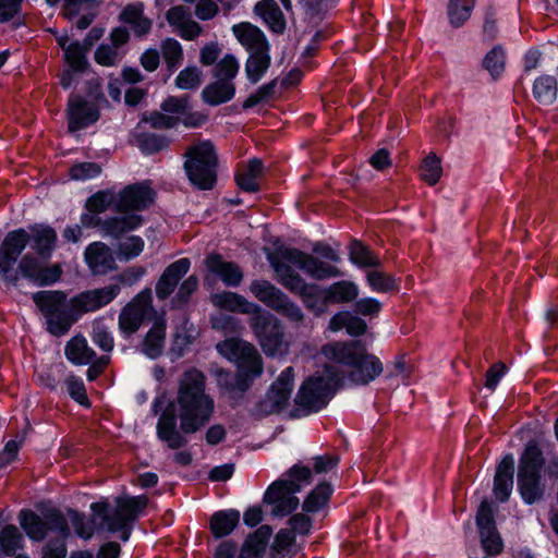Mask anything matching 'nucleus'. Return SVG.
Returning <instances> with one entry per match:
<instances>
[{
  "instance_id": "1",
  "label": "nucleus",
  "mask_w": 558,
  "mask_h": 558,
  "mask_svg": "<svg viewBox=\"0 0 558 558\" xmlns=\"http://www.w3.org/2000/svg\"><path fill=\"white\" fill-rule=\"evenodd\" d=\"M267 259L276 272L278 281L293 293H299L306 306L316 313L324 312L328 302L344 303L356 299L359 288L351 281H339L328 289L307 284L292 266L315 279H326L339 275L337 268L296 248L277 243L274 251H266Z\"/></svg>"
},
{
  "instance_id": "2",
  "label": "nucleus",
  "mask_w": 558,
  "mask_h": 558,
  "mask_svg": "<svg viewBox=\"0 0 558 558\" xmlns=\"http://www.w3.org/2000/svg\"><path fill=\"white\" fill-rule=\"evenodd\" d=\"M214 399L205 391V376L191 368L179 380L177 398L161 413L157 435L170 448L185 444L183 434H193L209 422L214 414Z\"/></svg>"
},
{
  "instance_id": "3",
  "label": "nucleus",
  "mask_w": 558,
  "mask_h": 558,
  "mask_svg": "<svg viewBox=\"0 0 558 558\" xmlns=\"http://www.w3.org/2000/svg\"><path fill=\"white\" fill-rule=\"evenodd\" d=\"M120 292L118 284L80 293L70 302L60 291H40L33 300L46 318L47 330L53 336L68 332L76 320L74 313L97 311L109 304Z\"/></svg>"
},
{
  "instance_id": "4",
  "label": "nucleus",
  "mask_w": 558,
  "mask_h": 558,
  "mask_svg": "<svg viewBox=\"0 0 558 558\" xmlns=\"http://www.w3.org/2000/svg\"><path fill=\"white\" fill-rule=\"evenodd\" d=\"M29 236L24 229L9 232L0 244V278L12 286L27 279L37 286L54 283L61 276L59 265L44 266L41 259L21 254L28 245Z\"/></svg>"
},
{
  "instance_id": "5",
  "label": "nucleus",
  "mask_w": 558,
  "mask_h": 558,
  "mask_svg": "<svg viewBox=\"0 0 558 558\" xmlns=\"http://www.w3.org/2000/svg\"><path fill=\"white\" fill-rule=\"evenodd\" d=\"M322 353L327 360L348 366L349 378L355 385H366L383 373L380 360L357 341L329 343L323 347Z\"/></svg>"
},
{
  "instance_id": "6",
  "label": "nucleus",
  "mask_w": 558,
  "mask_h": 558,
  "mask_svg": "<svg viewBox=\"0 0 558 558\" xmlns=\"http://www.w3.org/2000/svg\"><path fill=\"white\" fill-rule=\"evenodd\" d=\"M155 199V192L148 182H140L125 186L118 192L117 211L121 214L108 222V232L118 235L131 231L142 225V216L137 211L147 208Z\"/></svg>"
},
{
  "instance_id": "7",
  "label": "nucleus",
  "mask_w": 558,
  "mask_h": 558,
  "mask_svg": "<svg viewBox=\"0 0 558 558\" xmlns=\"http://www.w3.org/2000/svg\"><path fill=\"white\" fill-rule=\"evenodd\" d=\"M20 524L34 541H41L50 532L57 537L56 543H49L43 553V558H63L66 548L63 541L69 536L68 520L58 511L46 513L45 519H40L31 510H23L19 515Z\"/></svg>"
},
{
  "instance_id": "8",
  "label": "nucleus",
  "mask_w": 558,
  "mask_h": 558,
  "mask_svg": "<svg viewBox=\"0 0 558 558\" xmlns=\"http://www.w3.org/2000/svg\"><path fill=\"white\" fill-rule=\"evenodd\" d=\"M311 471L304 466H293L286 480L274 482L264 495V501L271 506L276 517L290 514L299 506L295 494L308 483Z\"/></svg>"
},
{
  "instance_id": "9",
  "label": "nucleus",
  "mask_w": 558,
  "mask_h": 558,
  "mask_svg": "<svg viewBox=\"0 0 558 558\" xmlns=\"http://www.w3.org/2000/svg\"><path fill=\"white\" fill-rule=\"evenodd\" d=\"M339 384V376L331 367L324 366L301 385L295 403L305 413L317 412L327 405Z\"/></svg>"
},
{
  "instance_id": "10",
  "label": "nucleus",
  "mask_w": 558,
  "mask_h": 558,
  "mask_svg": "<svg viewBox=\"0 0 558 558\" xmlns=\"http://www.w3.org/2000/svg\"><path fill=\"white\" fill-rule=\"evenodd\" d=\"M147 498L145 496L120 497L117 499V508L112 515H107V505L105 502L92 504L90 509L96 519H100L104 527L109 532L121 531V538L128 541L130 530L128 525L146 507Z\"/></svg>"
},
{
  "instance_id": "11",
  "label": "nucleus",
  "mask_w": 558,
  "mask_h": 558,
  "mask_svg": "<svg viewBox=\"0 0 558 558\" xmlns=\"http://www.w3.org/2000/svg\"><path fill=\"white\" fill-rule=\"evenodd\" d=\"M217 157L210 142L192 146L186 153L185 171L192 184L210 190L216 182Z\"/></svg>"
},
{
  "instance_id": "12",
  "label": "nucleus",
  "mask_w": 558,
  "mask_h": 558,
  "mask_svg": "<svg viewBox=\"0 0 558 558\" xmlns=\"http://www.w3.org/2000/svg\"><path fill=\"white\" fill-rule=\"evenodd\" d=\"M250 326L266 355L284 356L289 353L290 342L286 340L283 328L274 315L262 310L250 317Z\"/></svg>"
},
{
  "instance_id": "13",
  "label": "nucleus",
  "mask_w": 558,
  "mask_h": 558,
  "mask_svg": "<svg viewBox=\"0 0 558 558\" xmlns=\"http://www.w3.org/2000/svg\"><path fill=\"white\" fill-rule=\"evenodd\" d=\"M542 452L535 445H527L521 459L518 474V486L522 499L526 504H534L544 492L539 471L543 466Z\"/></svg>"
},
{
  "instance_id": "14",
  "label": "nucleus",
  "mask_w": 558,
  "mask_h": 558,
  "mask_svg": "<svg viewBox=\"0 0 558 558\" xmlns=\"http://www.w3.org/2000/svg\"><path fill=\"white\" fill-rule=\"evenodd\" d=\"M161 109L163 112H155L149 118H144L143 121L150 123L151 126L162 128H174L182 123L189 128H196L202 125L206 117L199 112L190 111L187 98L181 97H169L166 99Z\"/></svg>"
},
{
  "instance_id": "15",
  "label": "nucleus",
  "mask_w": 558,
  "mask_h": 558,
  "mask_svg": "<svg viewBox=\"0 0 558 558\" xmlns=\"http://www.w3.org/2000/svg\"><path fill=\"white\" fill-rule=\"evenodd\" d=\"M216 348L220 355L236 365L240 376L252 379L262 374V357L253 344L231 338L217 343Z\"/></svg>"
},
{
  "instance_id": "16",
  "label": "nucleus",
  "mask_w": 558,
  "mask_h": 558,
  "mask_svg": "<svg viewBox=\"0 0 558 558\" xmlns=\"http://www.w3.org/2000/svg\"><path fill=\"white\" fill-rule=\"evenodd\" d=\"M56 40L63 50V60L66 64V69L60 76V84L63 88H69L76 82L80 75L86 74L88 71L86 60L88 46L81 45L66 34L57 35Z\"/></svg>"
},
{
  "instance_id": "17",
  "label": "nucleus",
  "mask_w": 558,
  "mask_h": 558,
  "mask_svg": "<svg viewBox=\"0 0 558 558\" xmlns=\"http://www.w3.org/2000/svg\"><path fill=\"white\" fill-rule=\"evenodd\" d=\"M153 312L151 291L146 290L138 293L120 313L119 327L121 332L125 337L133 335Z\"/></svg>"
},
{
  "instance_id": "18",
  "label": "nucleus",
  "mask_w": 558,
  "mask_h": 558,
  "mask_svg": "<svg viewBox=\"0 0 558 558\" xmlns=\"http://www.w3.org/2000/svg\"><path fill=\"white\" fill-rule=\"evenodd\" d=\"M476 524L483 549L488 555H498L504 549V543L496 530L494 513L489 502L483 501L476 515Z\"/></svg>"
},
{
  "instance_id": "19",
  "label": "nucleus",
  "mask_w": 558,
  "mask_h": 558,
  "mask_svg": "<svg viewBox=\"0 0 558 558\" xmlns=\"http://www.w3.org/2000/svg\"><path fill=\"white\" fill-rule=\"evenodd\" d=\"M293 368L288 367L282 371L266 396L265 408L268 412H279L289 403L293 390Z\"/></svg>"
},
{
  "instance_id": "20",
  "label": "nucleus",
  "mask_w": 558,
  "mask_h": 558,
  "mask_svg": "<svg viewBox=\"0 0 558 558\" xmlns=\"http://www.w3.org/2000/svg\"><path fill=\"white\" fill-rule=\"evenodd\" d=\"M69 130L75 132L96 122L98 109L78 96H72L68 104Z\"/></svg>"
},
{
  "instance_id": "21",
  "label": "nucleus",
  "mask_w": 558,
  "mask_h": 558,
  "mask_svg": "<svg viewBox=\"0 0 558 558\" xmlns=\"http://www.w3.org/2000/svg\"><path fill=\"white\" fill-rule=\"evenodd\" d=\"M205 265L211 275L218 277L226 286L236 287L243 279V272L240 267L220 255L211 254L205 259Z\"/></svg>"
},
{
  "instance_id": "22",
  "label": "nucleus",
  "mask_w": 558,
  "mask_h": 558,
  "mask_svg": "<svg viewBox=\"0 0 558 558\" xmlns=\"http://www.w3.org/2000/svg\"><path fill=\"white\" fill-rule=\"evenodd\" d=\"M210 300L216 307L229 312H238L254 316L262 311V307L259 305L247 301L244 296L238 293L230 291L216 293L211 295Z\"/></svg>"
},
{
  "instance_id": "23",
  "label": "nucleus",
  "mask_w": 558,
  "mask_h": 558,
  "mask_svg": "<svg viewBox=\"0 0 558 558\" xmlns=\"http://www.w3.org/2000/svg\"><path fill=\"white\" fill-rule=\"evenodd\" d=\"M232 32L242 46L250 52L269 50L265 34L251 23H240L232 27Z\"/></svg>"
},
{
  "instance_id": "24",
  "label": "nucleus",
  "mask_w": 558,
  "mask_h": 558,
  "mask_svg": "<svg viewBox=\"0 0 558 558\" xmlns=\"http://www.w3.org/2000/svg\"><path fill=\"white\" fill-rule=\"evenodd\" d=\"M190 265L187 258H181L167 267L156 284V293L159 299H166L173 292L179 280L189 271Z\"/></svg>"
},
{
  "instance_id": "25",
  "label": "nucleus",
  "mask_w": 558,
  "mask_h": 558,
  "mask_svg": "<svg viewBox=\"0 0 558 558\" xmlns=\"http://www.w3.org/2000/svg\"><path fill=\"white\" fill-rule=\"evenodd\" d=\"M513 464L511 454L506 456L497 466L494 481V495L499 501H506L513 487Z\"/></svg>"
},
{
  "instance_id": "26",
  "label": "nucleus",
  "mask_w": 558,
  "mask_h": 558,
  "mask_svg": "<svg viewBox=\"0 0 558 558\" xmlns=\"http://www.w3.org/2000/svg\"><path fill=\"white\" fill-rule=\"evenodd\" d=\"M166 343V322L163 317L156 319L146 332L141 351L149 359L158 357L165 349Z\"/></svg>"
},
{
  "instance_id": "27",
  "label": "nucleus",
  "mask_w": 558,
  "mask_h": 558,
  "mask_svg": "<svg viewBox=\"0 0 558 558\" xmlns=\"http://www.w3.org/2000/svg\"><path fill=\"white\" fill-rule=\"evenodd\" d=\"M166 17L168 23L174 26L184 39L192 40L201 34V26L191 20L190 11L182 5L171 8Z\"/></svg>"
},
{
  "instance_id": "28",
  "label": "nucleus",
  "mask_w": 558,
  "mask_h": 558,
  "mask_svg": "<svg viewBox=\"0 0 558 558\" xmlns=\"http://www.w3.org/2000/svg\"><path fill=\"white\" fill-rule=\"evenodd\" d=\"M29 236L28 244L35 250L41 259H48L54 248L57 234L53 229L48 226H34L26 231Z\"/></svg>"
},
{
  "instance_id": "29",
  "label": "nucleus",
  "mask_w": 558,
  "mask_h": 558,
  "mask_svg": "<svg viewBox=\"0 0 558 558\" xmlns=\"http://www.w3.org/2000/svg\"><path fill=\"white\" fill-rule=\"evenodd\" d=\"M85 260L95 274H105L111 269L114 264L110 250L99 242H95L86 248Z\"/></svg>"
},
{
  "instance_id": "30",
  "label": "nucleus",
  "mask_w": 558,
  "mask_h": 558,
  "mask_svg": "<svg viewBox=\"0 0 558 558\" xmlns=\"http://www.w3.org/2000/svg\"><path fill=\"white\" fill-rule=\"evenodd\" d=\"M272 534L268 525H262L243 543L239 558H263L266 545Z\"/></svg>"
},
{
  "instance_id": "31",
  "label": "nucleus",
  "mask_w": 558,
  "mask_h": 558,
  "mask_svg": "<svg viewBox=\"0 0 558 558\" xmlns=\"http://www.w3.org/2000/svg\"><path fill=\"white\" fill-rule=\"evenodd\" d=\"M254 11L274 33H283L286 20L280 8L274 0H262L257 2Z\"/></svg>"
},
{
  "instance_id": "32",
  "label": "nucleus",
  "mask_w": 558,
  "mask_h": 558,
  "mask_svg": "<svg viewBox=\"0 0 558 558\" xmlns=\"http://www.w3.org/2000/svg\"><path fill=\"white\" fill-rule=\"evenodd\" d=\"M235 94L233 82L217 80L208 84L202 92L203 100L210 106L230 101Z\"/></svg>"
},
{
  "instance_id": "33",
  "label": "nucleus",
  "mask_w": 558,
  "mask_h": 558,
  "mask_svg": "<svg viewBox=\"0 0 558 558\" xmlns=\"http://www.w3.org/2000/svg\"><path fill=\"white\" fill-rule=\"evenodd\" d=\"M240 521V512L234 509L218 511L210 519V530L215 537H223L233 532Z\"/></svg>"
},
{
  "instance_id": "34",
  "label": "nucleus",
  "mask_w": 558,
  "mask_h": 558,
  "mask_svg": "<svg viewBox=\"0 0 558 558\" xmlns=\"http://www.w3.org/2000/svg\"><path fill=\"white\" fill-rule=\"evenodd\" d=\"M121 19L129 24L135 35H146L151 28V20L144 16V7L142 3L130 4L121 13Z\"/></svg>"
},
{
  "instance_id": "35",
  "label": "nucleus",
  "mask_w": 558,
  "mask_h": 558,
  "mask_svg": "<svg viewBox=\"0 0 558 558\" xmlns=\"http://www.w3.org/2000/svg\"><path fill=\"white\" fill-rule=\"evenodd\" d=\"M252 294L268 307L280 306L284 293L266 280H255L250 286Z\"/></svg>"
},
{
  "instance_id": "36",
  "label": "nucleus",
  "mask_w": 558,
  "mask_h": 558,
  "mask_svg": "<svg viewBox=\"0 0 558 558\" xmlns=\"http://www.w3.org/2000/svg\"><path fill=\"white\" fill-rule=\"evenodd\" d=\"M65 356L73 364L86 365L93 361L95 353L83 336H75L66 343Z\"/></svg>"
},
{
  "instance_id": "37",
  "label": "nucleus",
  "mask_w": 558,
  "mask_h": 558,
  "mask_svg": "<svg viewBox=\"0 0 558 558\" xmlns=\"http://www.w3.org/2000/svg\"><path fill=\"white\" fill-rule=\"evenodd\" d=\"M329 328L332 331H339L345 328L351 336L363 335L366 330V324L363 319L353 316L350 312H340L329 322Z\"/></svg>"
},
{
  "instance_id": "38",
  "label": "nucleus",
  "mask_w": 558,
  "mask_h": 558,
  "mask_svg": "<svg viewBox=\"0 0 558 558\" xmlns=\"http://www.w3.org/2000/svg\"><path fill=\"white\" fill-rule=\"evenodd\" d=\"M263 174V163L259 159H252L246 167L236 174V183L240 189L254 192L258 189V180Z\"/></svg>"
},
{
  "instance_id": "39",
  "label": "nucleus",
  "mask_w": 558,
  "mask_h": 558,
  "mask_svg": "<svg viewBox=\"0 0 558 558\" xmlns=\"http://www.w3.org/2000/svg\"><path fill=\"white\" fill-rule=\"evenodd\" d=\"M533 95L541 104H553L558 95L556 77L550 75L537 77L533 85Z\"/></svg>"
},
{
  "instance_id": "40",
  "label": "nucleus",
  "mask_w": 558,
  "mask_h": 558,
  "mask_svg": "<svg viewBox=\"0 0 558 558\" xmlns=\"http://www.w3.org/2000/svg\"><path fill=\"white\" fill-rule=\"evenodd\" d=\"M270 64L269 50L250 52V58L245 64L247 78L252 83H257L266 73Z\"/></svg>"
},
{
  "instance_id": "41",
  "label": "nucleus",
  "mask_w": 558,
  "mask_h": 558,
  "mask_svg": "<svg viewBox=\"0 0 558 558\" xmlns=\"http://www.w3.org/2000/svg\"><path fill=\"white\" fill-rule=\"evenodd\" d=\"M23 537L16 526H5L0 533V557L13 556L21 548Z\"/></svg>"
},
{
  "instance_id": "42",
  "label": "nucleus",
  "mask_w": 558,
  "mask_h": 558,
  "mask_svg": "<svg viewBox=\"0 0 558 558\" xmlns=\"http://www.w3.org/2000/svg\"><path fill=\"white\" fill-rule=\"evenodd\" d=\"M475 0H449L448 17L452 26H461L469 17L474 8Z\"/></svg>"
},
{
  "instance_id": "43",
  "label": "nucleus",
  "mask_w": 558,
  "mask_h": 558,
  "mask_svg": "<svg viewBox=\"0 0 558 558\" xmlns=\"http://www.w3.org/2000/svg\"><path fill=\"white\" fill-rule=\"evenodd\" d=\"M118 193L113 191H101L94 194L87 201V209L92 213L99 214L108 208L117 210Z\"/></svg>"
},
{
  "instance_id": "44",
  "label": "nucleus",
  "mask_w": 558,
  "mask_h": 558,
  "mask_svg": "<svg viewBox=\"0 0 558 558\" xmlns=\"http://www.w3.org/2000/svg\"><path fill=\"white\" fill-rule=\"evenodd\" d=\"M195 333V329L192 325H190L189 322H184L183 325L177 328L174 332L171 351L177 356L183 355L185 350L194 340Z\"/></svg>"
},
{
  "instance_id": "45",
  "label": "nucleus",
  "mask_w": 558,
  "mask_h": 558,
  "mask_svg": "<svg viewBox=\"0 0 558 558\" xmlns=\"http://www.w3.org/2000/svg\"><path fill=\"white\" fill-rule=\"evenodd\" d=\"M203 81V72L196 65H189L181 70L174 80V84L180 89H195Z\"/></svg>"
},
{
  "instance_id": "46",
  "label": "nucleus",
  "mask_w": 558,
  "mask_h": 558,
  "mask_svg": "<svg viewBox=\"0 0 558 558\" xmlns=\"http://www.w3.org/2000/svg\"><path fill=\"white\" fill-rule=\"evenodd\" d=\"M331 494V487L328 484L318 485L306 498L303 509L306 512H317L323 509Z\"/></svg>"
},
{
  "instance_id": "47",
  "label": "nucleus",
  "mask_w": 558,
  "mask_h": 558,
  "mask_svg": "<svg viewBox=\"0 0 558 558\" xmlns=\"http://www.w3.org/2000/svg\"><path fill=\"white\" fill-rule=\"evenodd\" d=\"M350 260L359 267H373L379 264L378 257L360 242L351 244Z\"/></svg>"
},
{
  "instance_id": "48",
  "label": "nucleus",
  "mask_w": 558,
  "mask_h": 558,
  "mask_svg": "<svg viewBox=\"0 0 558 558\" xmlns=\"http://www.w3.org/2000/svg\"><path fill=\"white\" fill-rule=\"evenodd\" d=\"M441 174L440 159L434 154L426 156L421 166V178L429 185H435Z\"/></svg>"
},
{
  "instance_id": "49",
  "label": "nucleus",
  "mask_w": 558,
  "mask_h": 558,
  "mask_svg": "<svg viewBox=\"0 0 558 558\" xmlns=\"http://www.w3.org/2000/svg\"><path fill=\"white\" fill-rule=\"evenodd\" d=\"M239 62L231 56H225L216 65L214 76L217 80L233 82L239 72Z\"/></svg>"
},
{
  "instance_id": "50",
  "label": "nucleus",
  "mask_w": 558,
  "mask_h": 558,
  "mask_svg": "<svg viewBox=\"0 0 558 558\" xmlns=\"http://www.w3.org/2000/svg\"><path fill=\"white\" fill-rule=\"evenodd\" d=\"M144 248V241L142 238L131 235L123 239L119 243L118 257L120 259L129 260L138 256Z\"/></svg>"
},
{
  "instance_id": "51",
  "label": "nucleus",
  "mask_w": 558,
  "mask_h": 558,
  "mask_svg": "<svg viewBox=\"0 0 558 558\" xmlns=\"http://www.w3.org/2000/svg\"><path fill=\"white\" fill-rule=\"evenodd\" d=\"M101 173V167L96 162H80L69 170L71 180L85 181L97 178Z\"/></svg>"
},
{
  "instance_id": "52",
  "label": "nucleus",
  "mask_w": 558,
  "mask_h": 558,
  "mask_svg": "<svg viewBox=\"0 0 558 558\" xmlns=\"http://www.w3.org/2000/svg\"><path fill=\"white\" fill-rule=\"evenodd\" d=\"M506 56L500 47H494L484 58V66L493 77H498L505 70Z\"/></svg>"
},
{
  "instance_id": "53",
  "label": "nucleus",
  "mask_w": 558,
  "mask_h": 558,
  "mask_svg": "<svg viewBox=\"0 0 558 558\" xmlns=\"http://www.w3.org/2000/svg\"><path fill=\"white\" fill-rule=\"evenodd\" d=\"M366 280L371 289L379 293L389 292L397 287L392 277L377 270L368 271Z\"/></svg>"
},
{
  "instance_id": "54",
  "label": "nucleus",
  "mask_w": 558,
  "mask_h": 558,
  "mask_svg": "<svg viewBox=\"0 0 558 558\" xmlns=\"http://www.w3.org/2000/svg\"><path fill=\"white\" fill-rule=\"evenodd\" d=\"M69 520L75 530L77 536L88 539L93 536L95 531V523L92 520L86 519L84 515L76 511H69Z\"/></svg>"
},
{
  "instance_id": "55",
  "label": "nucleus",
  "mask_w": 558,
  "mask_h": 558,
  "mask_svg": "<svg viewBox=\"0 0 558 558\" xmlns=\"http://www.w3.org/2000/svg\"><path fill=\"white\" fill-rule=\"evenodd\" d=\"M162 53L169 69H175L183 56L182 47L174 39H167L162 43Z\"/></svg>"
},
{
  "instance_id": "56",
  "label": "nucleus",
  "mask_w": 558,
  "mask_h": 558,
  "mask_svg": "<svg viewBox=\"0 0 558 558\" xmlns=\"http://www.w3.org/2000/svg\"><path fill=\"white\" fill-rule=\"evenodd\" d=\"M65 384L68 392L73 400L85 407L89 404L86 389L81 378L71 376L66 379Z\"/></svg>"
},
{
  "instance_id": "57",
  "label": "nucleus",
  "mask_w": 558,
  "mask_h": 558,
  "mask_svg": "<svg viewBox=\"0 0 558 558\" xmlns=\"http://www.w3.org/2000/svg\"><path fill=\"white\" fill-rule=\"evenodd\" d=\"M93 341L104 351H111L113 348V337L111 332L98 322L93 326Z\"/></svg>"
},
{
  "instance_id": "58",
  "label": "nucleus",
  "mask_w": 558,
  "mask_h": 558,
  "mask_svg": "<svg viewBox=\"0 0 558 558\" xmlns=\"http://www.w3.org/2000/svg\"><path fill=\"white\" fill-rule=\"evenodd\" d=\"M120 50L112 45H101L95 52V60L97 63L110 66L120 60Z\"/></svg>"
},
{
  "instance_id": "59",
  "label": "nucleus",
  "mask_w": 558,
  "mask_h": 558,
  "mask_svg": "<svg viewBox=\"0 0 558 558\" xmlns=\"http://www.w3.org/2000/svg\"><path fill=\"white\" fill-rule=\"evenodd\" d=\"M23 442V437L9 440L0 452V469L7 468L16 460L19 450Z\"/></svg>"
},
{
  "instance_id": "60",
  "label": "nucleus",
  "mask_w": 558,
  "mask_h": 558,
  "mask_svg": "<svg viewBox=\"0 0 558 558\" xmlns=\"http://www.w3.org/2000/svg\"><path fill=\"white\" fill-rule=\"evenodd\" d=\"M293 541L294 535L291 531L281 530L276 535L271 549L274 553H276V555L284 554L290 549Z\"/></svg>"
},
{
  "instance_id": "61",
  "label": "nucleus",
  "mask_w": 558,
  "mask_h": 558,
  "mask_svg": "<svg viewBox=\"0 0 558 558\" xmlns=\"http://www.w3.org/2000/svg\"><path fill=\"white\" fill-rule=\"evenodd\" d=\"M280 303V306L276 307L275 311L284 315L292 322H301L303 319V313L301 308L294 303L290 302L286 294Z\"/></svg>"
},
{
  "instance_id": "62",
  "label": "nucleus",
  "mask_w": 558,
  "mask_h": 558,
  "mask_svg": "<svg viewBox=\"0 0 558 558\" xmlns=\"http://www.w3.org/2000/svg\"><path fill=\"white\" fill-rule=\"evenodd\" d=\"M355 307L362 315H376L381 310V303L374 298H364L356 302Z\"/></svg>"
},
{
  "instance_id": "63",
  "label": "nucleus",
  "mask_w": 558,
  "mask_h": 558,
  "mask_svg": "<svg viewBox=\"0 0 558 558\" xmlns=\"http://www.w3.org/2000/svg\"><path fill=\"white\" fill-rule=\"evenodd\" d=\"M505 374L506 366L502 363L493 365L486 374L485 387L495 390Z\"/></svg>"
},
{
  "instance_id": "64",
  "label": "nucleus",
  "mask_w": 558,
  "mask_h": 558,
  "mask_svg": "<svg viewBox=\"0 0 558 558\" xmlns=\"http://www.w3.org/2000/svg\"><path fill=\"white\" fill-rule=\"evenodd\" d=\"M220 54V49L217 44L210 43L205 45L201 50L199 61L204 65H211L216 62Z\"/></svg>"
}]
</instances>
